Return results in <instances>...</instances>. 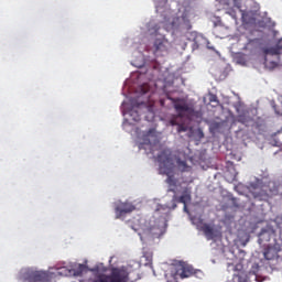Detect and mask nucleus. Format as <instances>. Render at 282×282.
Segmentation results:
<instances>
[{
	"label": "nucleus",
	"instance_id": "obj_18",
	"mask_svg": "<svg viewBox=\"0 0 282 282\" xmlns=\"http://www.w3.org/2000/svg\"><path fill=\"white\" fill-rule=\"evenodd\" d=\"M236 62L239 65L247 66V64H248L247 55L246 54H238L236 56Z\"/></svg>",
	"mask_w": 282,
	"mask_h": 282
},
{
	"label": "nucleus",
	"instance_id": "obj_8",
	"mask_svg": "<svg viewBox=\"0 0 282 282\" xmlns=\"http://www.w3.org/2000/svg\"><path fill=\"white\" fill-rule=\"evenodd\" d=\"M135 210V206H133L130 203H119L116 208V219H120L121 217H123L127 214H131Z\"/></svg>",
	"mask_w": 282,
	"mask_h": 282
},
{
	"label": "nucleus",
	"instance_id": "obj_1",
	"mask_svg": "<svg viewBox=\"0 0 282 282\" xmlns=\"http://www.w3.org/2000/svg\"><path fill=\"white\" fill-rule=\"evenodd\" d=\"M173 107L176 115L170 116L167 127H176L178 134L187 132L188 128L185 120H192L193 117H198L199 112L195 110L194 105L184 99H173Z\"/></svg>",
	"mask_w": 282,
	"mask_h": 282
},
{
	"label": "nucleus",
	"instance_id": "obj_19",
	"mask_svg": "<svg viewBox=\"0 0 282 282\" xmlns=\"http://www.w3.org/2000/svg\"><path fill=\"white\" fill-rule=\"evenodd\" d=\"M267 54L271 56H279L282 54V51L278 46H273L267 50Z\"/></svg>",
	"mask_w": 282,
	"mask_h": 282
},
{
	"label": "nucleus",
	"instance_id": "obj_22",
	"mask_svg": "<svg viewBox=\"0 0 282 282\" xmlns=\"http://www.w3.org/2000/svg\"><path fill=\"white\" fill-rule=\"evenodd\" d=\"M226 14L230 15L234 20H238L236 9H227Z\"/></svg>",
	"mask_w": 282,
	"mask_h": 282
},
{
	"label": "nucleus",
	"instance_id": "obj_26",
	"mask_svg": "<svg viewBox=\"0 0 282 282\" xmlns=\"http://www.w3.org/2000/svg\"><path fill=\"white\" fill-rule=\"evenodd\" d=\"M278 67V63L276 62H270V68L274 69Z\"/></svg>",
	"mask_w": 282,
	"mask_h": 282
},
{
	"label": "nucleus",
	"instance_id": "obj_25",
	"mask_svg": "<svg viewBox=\"0 0 282 282\" xmlns=\"http://www.w3.org/2000/svg\"><path fill=\"white\" fill-rule=\"evenodd\" d=\"M238 122H241L242 124H246L247 120L245 116H238Z\"/></svg>",
	"mask_w": 282,
	"mask_h": 282
},
{
	"label": "nucleus",
	"instance_id": "obj_21",
	"mask_svg": "<svg viewBox=\"0 0 282 282\" xmlns=\"http://www.w3.org/2000/svg\"><path fill=\"white\" fill-rule=\"evenodd\" d=\"M234 7L241 12V15L245 17V11H242V0H232Z\"/></svg>",
	"mask_w": 282,
	"mask_h": 282
},
{
	"label": "nucleus",
	"instance_id": "obj_3",
	"mask_svg": "<svg viewBox=\"0 0 282 282\" xmlns=\"http://www.w3.org/2000/svg\"><path fill=\"white\" fill-rule=\"evenodd\" d=\"M165 232L164 223L161 220H144L141 225V240L144 239H155L163 236Z\"/></svg>",
	"mask_w": 282,
	"mask_h": 282
},
{
	"label": "nucleus",
	"instance_id": "obj_23",
	"mask_svg": "<svg viewBox=\"0 0 282 282\" xmlns=\"http://www.w3.org/2000/svg\"><path fill=\"white\" fill-rule=\"evenodd\" d=\"M132 106L134 107V108H139L140 106H147V104L144 102V101H139V102H137V100L135 99H132Z\"/></svg>",
	"mask_w": 282,
	"mask_h": 282
},
{
	"label": "nucleus",
	"instance_id": "obj_2",
	"mask_svg": "<svg viewBox=\"0 0 282 282\" xmlns=\"http://www.w3.org/2000/svg\"><path fill=\"white\" fill-rule=\"evenodd\" d=\"M159 162V173L166 175V184H169V192L175 193V187L177 186V180H175L174 171L175 163L172 159V151L170 149H164L158 154Z\"/></svg>",
	"mask_w": 282,
	"mask_h": 282
},
{
	"label": "nucleus",
	"instance_id": "obj_27",
	"mask_svg": "<svg viewBox=\"0 0 282 282\" xmlns=\"http://www.w3.org/2000/svg\"><path fill=\"white\" fill-rule=\"evenodd\" d=\"M275 46L279 47L280 51L282 52V39L278 41V44Z\"/></svg>",
	"mask_w": 282,
	"mask_h": 282
},
{
	"label": "nucleus",
	"instance_id": "obj_5",
	"mask_svg": "<svg viewBox=\"0 0 282 282\" xmlns=\"http://www.w3.org/2000/svg\"><path fill=\"white\" fill-rule=\"evenodd\" d=\"M94 282H129V272L124 268H112L110 274L101 273Z\"/></svg>",
	"mask_w": 282,
	"mask_h": 282
},
{
	"label": "nucleus",
	"instance_id": "obj_11",
	"mask_svg": "<svg viewBox=\"0 0 282 282\" xmlns=\"http://www.w3.org/2000/svg\"><path fill=\"white\" fill-rule=\"evenodd\" d=\"M202 230H203V232L205 234V236L207 237L208 240H212V239L215 238V230L210 225H208L206 223L203 224Z\"/></svg>",
	"mask_w": 282,
	"mask_h": 282
},
{
	"label": "nucleus",
	"instance_id": "obj_29",
	"mask_svg": "<svg viewBox=\"0 0 282 282\" xmlns=\"http://www.w3.org/2000/svg\"><path fill=\"white\" fill-rule=\"evenodd\" d=\"M153 133V130L148 131V135H151Z\"/></svg>",
	"mask_w": 282,
	"mask_h": 282
},
{
	"label": "nucleus",
	"instance_id": "obj_7",
	"mask_svg": "<svg viewBox=\"0 0 282 282\" xmlns=\"http://www.w3.org/2000/svg\"><path fill=\"white\" fill-rule=\"evenodd\" d=\"M154 55L156 57H163L169 54L172 44L165 39H156L153 43Z\"/></svg>",
	"mask_w": 282,
	"mask_h": 282
},
{
	"label": "nucleus",
	"instance_id": "obj_28",
	"mask_svg": "<svg viewBox=\"0 0 282 282\" xmlns=\"http://www.w3.org/2000/svg\"><path fill=\"white\" fill-rule=\"evenodd\" d=\"M184 213L188 214V208H187L186 204H184Z\"/></svg>",
	"mask_w": 282,
	"mask_h": 282
},
{
	"label": "nucleus",
	"instance_id": "obj_14",
	"mask_svg": "<svg viewBox=\"0 0 282 282\" xmlns=\"http://www.w3.org/2000/svg\"><path fill=\"white\" fill-rule=\"evenodd\" d=\"M281 251V249H279L278 251H275L273 248L268 247L263 253L264 258L267 260H272L275 258V256L278 254V252Z\"/></svg>",
	"mask_w": 282,
	"mask_h": 282
},
{
	"label": "nucleus",
	"instance_id": "obj_4",
	"mask_svg": "<svg viewBox=\"0 0 282 282\" xmlns=\"http://www.w3.org/2000/svg\"><path fill=\"white\" fill-rule=\"evenodd\" d=\"M19 279L20 282H51L53 273L33 268H25L21 270Z\"/></svg>",
	"mask_w": 282,
	"mask_h": 282
},
{
	"label": "nucleus",
	"instance_id": "obj_24",
	"mask_svg": "<svg viewBox=\"0 0 282 282\" xmlns=\"http://www.w3.org/2000/svg\"><path fill=\"white\" fill-rule=\"evenodd\" d=\"M139 90H141V95H145L149 93V86H141Z\"/></svg>",
	"mask_w": 282,
	"mask_h": 282
},
{
	"label": "nucleus",
	"instance_id": "obj_15",
	"mask_svg": "<svg viewBox=\"0 0 282 282\" xmlns=\"http://www.w3.org/2000/svg\"><path fill=\"white\" fill-rule=\"evenodd\" d=\"M176 165L181 172H189L191 171V167L187 165L186 161H182L181 159H176Z\"/></svg>",
	"mask_w": 282,
	"mask_h": 282
},
{
	"label": "nucleus",
	"instance_id": "obj_20",
	"mask_svg": "<svg viewBox=\"0 0 282 282\" xmlns=\"http://www.w3.org/2000/svg\"><path fill=\"white\" fill-rule=\"evenodd\" d=\"M130 117H131V120H133V122H140L141 120L140 113L134 109L130 111Z\"/></svg>",
	"mask_w": 282,
	"mask_h": 282
},
{
	"label": "nucleus",
	"instance_id": "obj_12",
	"mask_svg": "<svg viewBox=\"0 0 282 282\" xmlns=\"http://www.w3.org/2000/svg\"><path fill=\"white\" fill-rule=\"evenodd\" d=\"M54 269L57 270V272L55 273L56 276H72V269H68L67 267L56 265Z\"/></svg>",
	"mask_w": 282,
	"mask_h": 282
},
{
	"label": "nucleus",
	"instance_id": "obj_13",
	"mask_svg": "<svg viewBox=\"0 0 282 282\" xmlns=\"http://www.w3.org/2000/svg\"><path fill=\"white\" fill-rule=\"evenodd\" d=\"M191 194L185 193L178 198L176 195H174L172 202H177L178 204L187 205V203L191 202Z\"/></svg>",
	"mask_w": 282,
	"mask_h": 282
},
{
	"label": "nucleus",
	"instance_id": "obj_16",
	"mask_svg": "<svg viewBox=\"0 0 282 282\" xmlns=\"http://www.w3.org/2000/svg\"><path fill=\"white\" fill-rule=\"evenodd\" d=\"M85 270H86V265L78 264L76 269H70L72 276H82Z\"/></svg>",
	"mask_w": 282,
	"mask_h": 282
},
{
	"label": "nucleus",
	"instance_id": "obj_10",
	"mask_svg": "<svg viewBox=\"0 0 282 282\" xmlns=\"http://www.w3.org/2000/svg\"><path fill=\"white\" fill-rule=\"evenodd\" d=\"M195 274V270L185 263H182L176 269V276H180L181 279H188V276H193Z\"/></svg>",
	"mask_w": 282,
	"mask_h": 282
},
{
	"label": "nucleus",
	"instance_id": "obj_17",
	"mask_svg": "<svg viewBox=\"0 0 282 282\" xmlns=\"http://www.w3.org/2000/svg\"><path fill=\"white\" fill-rule=\"evenodd\" d=\"M257 48V40H250L245 46L243 51L254 52Z\"/></svg>",
	"mask_w": 282,
	"mask_h": 282
},
{
	"label": "nucleus",
	"instance_id": "obj_30",
	"mask_svg": "<svg viewBox=\"0 0 282 282\" xmlns=\"http://www.w3.org/2000/svg\"><path fill=\"white\" fill-rule=\"evenodd\" d=\"M175 208H177V205H174V206H173V209H175Z\"/></svg>",
	"mask_w": 282,
	"mask_h": 282
},
{
	"label": "nucleus",
	"instance_id": "obj_9",
	"mask_svg": "<svg viewBox=\"0 0 282 282\" xmlns=\"http://www.w3.org/2000/svg\"><path fill=\"white\" fill-rule=\"evenodd\" d=\"M231 282H249L248 273L243 270L242 264H237L235 267V273L232 275Z\"/></svg>",
	"mask_w": 282,
	"mask_h": 282
},
{
	"label": "nucleus",
	"instance_id": "obj_6",
	"mask_svg": "<svg viewBox=\"0 0 282 282\" xmlns=\"http://www.w3.org/2000/svg\"><path fill=\"white\" fill-rule=\"evenodd\" d=\"M165 30H185L188 31L192 29V24L186 14H183L181 18L176 17L171 20L170 23L164 24Z\"/></svg>",
	"mask_w": 282,
	"mask_h": 282
}]
</instances>
